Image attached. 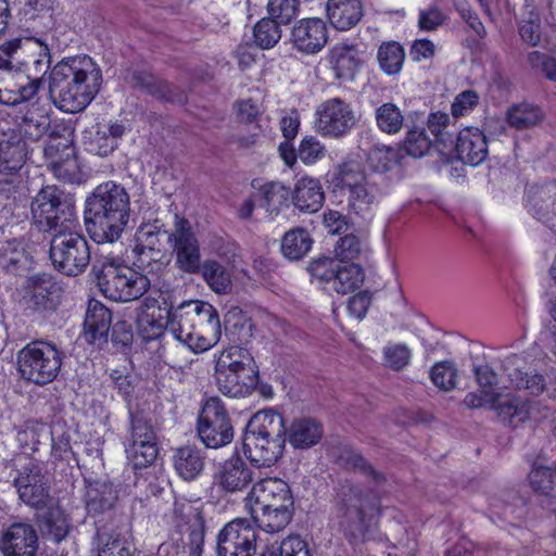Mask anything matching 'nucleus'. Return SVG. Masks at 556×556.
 I'll return each mask as SVG.
<instances>
[{
    "mask_svg": "<svg viewBox=\"0 0 556 556\" xmlns=\"http://www.w3.org/2000/svg\"><path fill=\"white\" fill-rule=\"evenodd\" d=\"M47 130L46 121H37L29 117H24L23 121L15 128H9V132L18 134L21 139L28 148L29 142L39 140Z\"/></svg>",
    "mask_w": 556,
    "mask_h": 556,
    "instance_id": "62",
    "label": "nucleus"
},
{
    "mask_svg": "<svg viewBox=\"0 0 556 556\" xmlns=\"http://www.w3.org/2000/svg\"><path fill=\"white\" fill-rule=\"evenodd\" d=\"M371 176L365 173L361 163L346 161L334 166L329 182L334 191H346L349 194Z\"/></svg>",
    "mask_w": 556,
    "mask_h": 556,
    "instance_id": "38",
    "label": "nucleus"
},
{
    "mask_svg": "<svg viewBox=\"0 0 556 556\" xmlns=\"http://www.w3.org/2000/svg\"><path fill=\"white\" fill-rule=\"evenodd\" d=\"M173 238V230L168 231L164 225L155 219L143 223L136 232V265L147 268L153 263L157 269L167 264V251Z\"/></svg>",
    "mask_w": 556,
    "mask_h": 556,
    "instance_id": "12",
    "label": "nucleus"
},
{
    "mask_svg": "<svg viewBox=\"0 0 556 556\" xmlns=\"http://www.w3.org/2000/svg\"><path fill=\"white\" fill-rule=\"evenodd\" d=\"M200 271L204 281L216 293L227 294L231 290L229 270L215 260H206L201 264Z\"/></svg>",
    "mask_w": 556,
    "mask_h": 556,
    "instance_id": "44",
    "label": "nucleus"
},
{
    "mask_svg": "<svg viewBox=\"0 0 556 556\" xmlns=\"http://www.w3.org/2000/svg\"><path fill=\"white\" fill-rule=\"evenodd\" d=\"M286 438H269L244 433L243 448L251 463L257 467H269L282 455Z\"/></svg>",
    "mask_w": 556,
    "mask_h": 556,
    "instance_id": "21",
    "label": "nucleus"
},
{
    "mask_svg": "<svg viewBox=\"0 0 556 556\" xmlns=\"http://www.w3.org/2000/svg\"><path fill=\"white\" fill-rule=\"evenodd\" d=\"M525 364L521 356L513 354L503 361V370L516 389L540 395L545 390V379L542 375L523 371Z\"/></svg>",
    "mask_w": 556,
    "mask_h": 556,
    "instance_id": "27",
    "label": "nucleus"
},
{
    "mask_svg": "<svg viewBox=\"0 0 556 556\" xmlns=\"http://www.w3.org/2000/svg\"><path fill=\"white\" fill-rule=\"evenodd\" d=\"M153 444L156 445V437L151 425L139 416L131 417V428L125 446Z\"/></svg>",
    "mask_w": 556,
    "mask_h": 556,
    "instance_id": "59",
    "label": "nucleus"
},
{
    "mask_svg": "<svg viewBox=\"0 0 556 556\" xmlns=\"http://www.w3.org/2000/svg\"><path fill=\"white\" fill-rule=\"evenodd\" d=\"M61 288L52 281H43L34 288L33 299L39 308L52 311L61 302Z\"/></svg>",
    "mask_w": 556,
    "mask_h": 556,
    "instance_id": "54",
    "label": "nucleus"
},
{
    "mask_svg": "<svg viewBox=\"0 0 556 556\" xmlns=\"http://www.w3.org/2000/svg\"><path fill=\"white\" fill-rule=\"evenodd\" d=\"M283 418L274 409H263L254 414L247 425L244 433H256L269 438H286Z\"/></svg>",
    "mask_w": 556,
    "mask_h": 556,
    "instance_id": "41",
    "label": "nucleus"
},
{
    "mask_svg": "<svg viewBox=\"0 0 556 556\" xmlns=\"http://www.w3.org/2000/svg\"><path fill=\"white\" fill-rule=\"evenodd\" d=\"M533 491L546 496L556 494V472L548 467L534 468L529 475Z\"/></svg>",
    "mask_w": 556,
    "mask_h": 556,
    "instance_id": "57",
    "label": "nucleus"
},
{
    "mask_svg": "<svg viewBox=\"0 0 556 556\" xmlns=\"http://www.w3.org/2000/svg\"><path fill=\"white\" fill-rule=\"evenodd\" d=\"M79 228L58 230L50 244V260L55 269L66 276L81 274L90 263V250Z\"/></svg>",
    "mask_w": 556,
    "mask_h": 556,
    "instance_id": "9",
    "label": "nucleus"
},
{
    "mask_svg": "<svg viewBox=\"0 0 556 556\" xmlns=\"http://www.w3.org/2000/svg\"><path fill=\"white\" fill-rule=\"evenodd\" d=\"M129 195L114 181L99 185L86 199L85 223L91 238L101 242L117 240L128 222Z\"/></svg>",
    "mask_w": 556,
    "mask_h": 556,
    "instance_id": "2",
    "label": "nucleus"
},
{
    "mask_svg": "<svg viewBox=\"0 0 556 556\" xmlns=\"http://www.w3.org/2000/svg\"><path fill=\"white\" fill-rule=\"evenodd\" d=\"M291 40L298 50L316 53L328 41L326 23L317 17L303 18L292 28Z\"/></svg>",
    "mask_w": 556,
    "mask_h": 556,
    "instance_id": "23",
    "label": "nucleus"
},
{
    "mask_svg": "<svg viewBox=\"0 0 556 556\" xmlns=\"http://www.w3.org/2000/svg\"><path fill=\"white\" fill-rule=\"evenodd\" d=\"M167 317V330L194 353L210 350L220 339L218 314L206 302H185L170 309Z\"/></svg>",
    "mask_w": 556,
    "mask_h": 556,
    "instance_id": "3",
    "label": "nucleus"
},
{
    "mask_svg": "<svg viewBox=\"0 0 556 556\" xmlns=\"http://www.w3.org/2000/svg\"><path fill=\"white\" fill-rule=\"evenodd\" d=\"M288 195L289 190L282 184L271 181L263 185L255 198L267 212H273L278 210Z\"/></svg>",
    "mask_w": 556,
    "mask_h": 556,
    "instance_id": "51",
    "label": "nucleus"
},
{
    "mask_svg": "<svg viewBox=\"0 0 556 556\" xmlns=\"http://www.w3.org/2000/svg\"><path fill=\"white\" fill-rule=\"evenodd\" d=\"M173 465L180 478L191 481L204 470L205 455L200 447L187 444L174 451Z\"/></svg>",
    "mask_w": 556,
    "mask_h": 556,
    "instance_id": "34",
    "label": "nucleus"
},
{
    "mask_svg": "<svg viewBox=\"0 0 556 556\" xmlns=\"http://www.w3.org/2000/svg\"><path fill=\"white\" fill-rule=\"evenodd\" d=\"M254 43L261 49H271L281 39V29L275 20L264 17L253 28Z\"/></svg>",
    "mask_w": 556,
    "mask_h": 556,
    "instance_id": "49",
    "label": "nucleus"
},
{
    "mask_svg": "<svg viewBox=\"0 0 556 556\" xmlns=\"http://www.w3.org/2000/svg\"><path fill=\"white\" fill-rule=\"evenodd\" d=\"M31 215L45 231L80 228L72 197L56 186H46L31 202Z\"/></svg>",
    "mask_w": 556,
    "mask_h": 556,
    "instance_id": "6",
    "label": "nucleus"
},
{
    "mask_svg": "<svg viewBox=\"0 0 556 556\" xmlns=\"http://www.w3.org/2000/svg\"><path fill=\"white\" fill-rule=\"evenodd\" d=\"M169 312L162 313H138L137 314V329L139 334L146 341H151L160 338L164 330L167 329Z\"/></svg>",
    "mask_w": 556,
    "mask_h": 556,
    "instance_id": "47",
    "label": "nucleus"
},
{
    "mask_svg": "<svg viewBox=\"0 0 556 556\" xmlns=\"http://www.w3.org/2000/svg\"><path fill=\"white\" fill-rule=\"evenodd\" d=\"M529 212L539 220L548 223L556 215V184L533 186L527 192Z\"/></svg>",
    "mask_w": 556,
    "mask_h": 556,
    "instance_id": "32",
    "label": "nucleus"
},
{
    "mask_svg": "<svg viewBox=\"0 0 556 556\" xmlns=\"http://www.w3.org/2000/svg\"><path fill=\"white\" fill-rule=\"evenodd\" d=\"M215 378L219 391L230 397L245 396L258 383V375H248L247 379H242L241 372L217 367H215Z\"/></svg>",
    "mask_w": 556,
    "mask_h": 556,
    "instance_id": "39",
    "label": "nucleus"
},
{
    "mask_svg": "<svg viewBox=\"0 0 556 556\" xmlns=\"http://www.w3.org/2000/svg\"><path fill=\"white\" fill-rule=\"evenodd\" d=\"M313 240L307 230L303 228L291 229L282 238L281 252L291 260L296 261L308 253Z\"/></svg>",
    "mask_w": 556,
    "mask_h": 556,
    "instance_id": "45",
    "label": "nucleus"
},
{
    "mask_svg": "<svg viewBox=\"0 0 556 556\" xmlns=\"http://www.w3.org/2000/svg\"><path fill=\"white\" fill-rule=\"evenodd\" d=\"M325 194L320 181L311 176H303L296 180L292 191V203L304 213H315L324 204Z\"/></svg>",
    "mask_w": 556,
    "mask_h": 556,
    "instance_id": "31",
    "label": "nucleus"
},
{
    "mask_svg": "<svg viewBox=\"0 0 556 556\" xmlns=\"http://www.w3.org/2000/svg\"><path fill=\"white\" fill-rule=\"evenodd\" d=\"M457 369L454 363L444 361L435 363L430 370V379L433 384L444 391H451L456 387Z\"/></svg>",
    "mask_w": 556,
    "mask_h": 556,
    "instance_id": "56",
    "label": "nucleus"
},
{
    "mask_svg": "<svg viewBox=\"0 0 556 556\" xmlns=\"http://www.w3.org/2000/svg\"><path fill=\"white\" fill-rule=\"evenodd\" d=\"M215 367L241 372V378L247 379L248 375H258V367L251 353L241 346H229L220 352L216 359Z\"/></svg>",
    "mask_w": 556,
    "mask_h": 556,
    "instance_id": "40",
    "label": "nucleus"
},
{
    "mask_svg": "<svg viewBox=\"0 0 556 556\" xmlns=\"http://www.w3.org/2000/svg\"><path fill=\"white\" fill-rule=\"evenodd\" d=\"M134 87L163 101L182 104L186 101L185 92L167 81L146 72H136L131 77Z\"/></svg>",
    "mask_w": 556,
    "mask_h": 556,
    "instance_id": "30",
    "label": "nucleus"
},
{
    "mask_svg": "<svg viewBox=\"0 0 556 556\" xmlns=\"http://www.w3.org/2000/svg\"><path fill=\"white\" fill-rule=\"evenodd\" d=\"M197 430L207 448H219L232 441L233 427L225 405L218 397L206 400L198 418Z\"/></svg>",
    "mask_w": 556,
    "mask_h": 556,
    "instance_id": "13",
    "label": "nucleus"
},
{
    "mask_svg": "<svg viewBox=\"0 0 556 556\" xmlns=\"http://www.w3.org/2000/svg\"><path fill=\"white\" fill-rule=\"evenodd\" d=\"M20 48L18 41H9L0 46V102L16 105L31 100L42 87V78H30L13 65L14 54Z\"/></svg>",
    "mask_w": 556,
    "mask_h": 556,
    "instance_id": "7",
    "label": "nucleus"
},
{
    "mask_svg": "<svg viewBox=\"0 0 556 556\" xmlns=\"http://www.w3.org/2000/svg\"><path fill=\"white\" fill-rule=\"evenodd\" d=\"M432 146V141L427 136L425 129L414 128L407 131L404 149L408 155L414 157H422Z\"/></svg>",
    "mask_w": 556,
    "mask_h": 556,
    "instance_id": "61",
    "label": "nucleus"
},
{
    "mask_svg": "<svg viewBox=\"0 0 556 556\" xmlns=\"http://www.w3.org/2000/svg\"><path fill=\"white\" fill-rule=\"evenodd\" d=\"M118 501L117 488L109 481H92L86 485L84 502L89 516L98 517L111 511Z\"/></svg>",
    "mask_w": 556,
    "mask_h": 556,
    "instance_id": "25",
    "label": "nucleus"
},
{
    "mask_svg": "<svg viewBox=\"0 0 556 556\" xmlns=\"http://www.w3.org/2000/svg\"><path fill=\"white\" fill-rule=\"evenodd\" d=\"M327 15L330 24L338 30H349L363 16L361 0H328Z\"/></svg>",
    "mask_w": 556,
    "mask_h": 556,
    "instance_id": "36",
    "label": "nucleus"
},
{
    "mask_svg": "<svg viewBox=\"0 0 556 556\" xmlns=\"http://www.w3.org/2000/svg\"><path fill=\"white\" fill-rule=\"evenodd\" d=\"M367 60L365 48L356 42L340 41L334 43L327 54V61L334 78L344 81L354 80Z\"/></svg>",
    "mask_w": 556,
    "mask_h": 556,
    "instance_id": "18",
    "label": "nucleus"
},
{
    "mask_svg": "<svg viewBox=\"0 0 556 556\" xmlns=\"http://www.w3.org/2000/svg\"><path fill=\"white\" fill-rule=\"evenodd\" d=\"M130 545L114 533H98L97 556H130Z\"/></svg>",
    "mask_w": 556,
    "mask_h": 556,
    "instance_id": "53",
    "label": "nucleus"
},
{
    "mask_svg": "<svg viewBox=\"0 0 556 556\" xmlns=\"http://www.w3.org/2000/svg\"><path fill=\"white\" fill-rule=\"evenodd\" d=\"M300 8L299 0H268V17L279 25H288L299 15Z\"/></svg>",
    "mask_w": 556,
    "mask_h": 556,
    "instance_id": "52",
    "label": "nucleus"
},
{
    "mask_svg": "<svg viewBox=\"0 0 556 556\" xmlns=\"http://www.w3.org/2000/svg\"><path fill=\"white\" fill-rule=\"evenodd\" d=\"M378 511V500L358 486L343 489L336 509L339 526L350 535L363 534L366 519Z\"/></svg>",
    "mask_w": 556,
    "mask_h": 556,
    "instance_id": "10",
    "label": "nucleus"
},
{
    "mask_svg": "<svg viewBox=\"0 0 556 556\" xmlns=\"http://www.w3.org/2000/svg\"><path fill=\"white\" fill-rule=\"evenodd\" d=\"M245 507L258 528L275 533L290 523L294 500L286 481L266 478L252 486L245 498Z\"/></svg>",
    "mask_w": 556,
    "mask_h": 556,
    "instance_id": "4",
    "label": "nucleus"
},
{
    "mask_svg": "<svg viewBox=\"0 0 556 556\" xmlns=\"http://www.w3.org/2000/svg\"><path fill=\"white\" fill-rule=\"evenodd\" d=\"M454 149L458 160L472 166L480 165L489 154L486 137L477 127H466L458 132Z\"/></svg>",
    "mask_w": 556,
    "mask_h": 556,
    "instance_id": "24",
    "label": "nucleus"
},
{
    "mask_svg": "<svg viewBox=\"0 0 556 556\" xmlns=\"http://www.w3.org/2000/svg\"><path fill=\"white\" fill-rule=\"evenodd\" d=\"M45 155L49 161L48 167L53 176L63 182H79L80 167L75 156L74 148L63 143H49L45 148Z\"/></svg>",
    "mask_w": 556,
    "mask_h": 556,
    "instance_id": "22",
    "label": "nucleus"
},
{
    "mask_svg": "<svg viewBox=\"0 0 556 556\" xmlns=\"http://www.w3.org/2000/svg\"><path fill=\"white\" fill-rule=\"evenodd\" d=\"M102 85V72L88 55H76L59 62L50 73L49 94L66 113L84 111Z\"/></svg>",
    "mask_w": 556,
    "mask_h": 556,
    "instance_id": "1",
    "label": "nucleus"
},
{
    "mask_svg": "<svg viewBox=\"0 0 556 556\" xmlns=\"http://www.w3.org/2000/svg\"><path fill=\"white\" fill-rule=\"evenodd\" d=\"M544 119L543 111L529 103H520L511 106L506 112V121L509 126L525 130L535 127Z\"/></svg>",
    "mask_w": 556,
    "mask_h": 556,
    "instance_id": "43",
    "label": "nucleus"
},
{
    "mask_svg": "<svg viewBox=\"0 0 556 556\" xmlns=\"http://www.w3.org/2000/svg\"><path fill=\"white\" fill-rule=\"evenodd\" d=\"M375 118L378 128L389 135L400 132L404 124V116L401 110L391 102L378 106L375 112Z\"/></svg>",
    "mask_w": 556,
    "mask_h": 556,
    "instance_id": "48",
    "label": "nucleus"
},
{
    "mask_svg": "<svg viewBox=\"0 0 556 556\" xmlns=\"http://www.w3.org/2000/svg\"><path fill=\"white\" fill-rule=\"evenodd\" d=\"M404 59V49L396 41L382 42L377 52L379 66L387 75L399 74L403 67Z\"/></svg>",
    "mask_w": 556,
    "mask_h": 556,
    "instance_id": "46",
    "label": "nucleus"
},
{
    "mask_svg": "<svg viewBox=\"0 0 556 556\" xmlns=\"http://www.w3.org/2000/svg\"><path fill=\"white\" fill-rule=\"evenodd\" d=\"M326 149L315 137H305L302 139L298 155L304 164H314L325 156Z\"/></svg>",
    "mask_w": 556,
    "mask_h": 556,
    "instance_id": "64",
    "label": "nucleus"
},
{
    "mask_svg": "<svg viewBox=\"0 0 556 556\" xmlns=\"http://www.w3.org/2000/svg\"><path fill=\"white\" fill-rule=\"evenodd\" d=\"M257 532L245 519L228 522L217 535V556H254Z\"/></svg>",
    "mask_w": 556,
    "mask_h": 556,
    "instance_id": "15",
    "label": "nucleus"
},
{
    "mask_svg": "<svg viewBox=\"0 0 556 556\" xmlns=\"http://www.w3.org/2000/svg\"><path fill=\"white\" fill-rule=\"evenodd\" d=\"M28 150L18 134L0 132V175H15L24 165Z\"/></svg>",
    "mask_w": 556,
    "mask_h": 556,
    "instance_id": "26",
    "label": "nucleus"
},
{
    "mask_svg": "<svg viewBox=\"0 0 556 556\" xmlns=\"http://www.w3.org/2000/svg\"><path fill=\"white\" fill-rule=\"evenodd\" d=\"M253 479L254 469L239 455H232L222 463L214 476L215 484L226 493L245 490Z\"/></svg>",
    "mask_w": 556,
    "mask_h": 556,
    "instance_id": "19",
    "label": "nucleus"
},
{
    "mask_svg": "<svg viewBox=\"0 0 556 556\" xmlns=\"http://www.w3.org/2000/svg\"><path fill=\"white\" fill-rule=\"evenodd\" d=\"M42 517L41 531L49 540L59 543L68 534L70 522L64 510L53 503Z\"/></svg>",
    "mask_w": 556,
    "mask_h": 556,
    "instance_id": "42",
    "label": "nucleus"
},
{
    "mask_svg": "<svg viewBox=\"0 0 556 556\" xmlns=\"http://www.w3.org/2000/svg\"><path fill=\"white\" fill-rule=\"evenodd\" d=\"M493 412L502 424L517 428L529 419L530 403L510 392H498Z\"/></svg>",
    "mask_w": 556,
    "mask_h": 556,
    "instance_id": "29",
    "label": "nucleus"
},
{
    "mask_svg": "<svg viewBox=\"0 0 556 556\" xmlns=\"http://www.w3.org/2000/svg\"><path fill=\"white\" fill-rule=\"evenodd\" d=\"M448 21L447 13L437 4L420 9L417 26L424 31H435Z\"/></svg>",
    "mask_w": 556,
    "mask_h": 556,
    "instance_id": "60",
    "label": "nucleus"
},
{
    "mask_svg": "<svg viewBox=\"0 0 556 556\" xmlns=\"http://www.w3.org/2000/svg\"><path fill=\"white\" fill-rule=\"evenodd\" d=\"M399 161V151L392 147H375L369 151L368 162L377 173H384L393 168Z\"/></svg>",
    "mask_w": 556,
    "mask_h": 556,
    "instance_id": "58",
    "label": "nucleus"
},
{
    "mask_svg": "<svg viewBox=\"0 0 556 556\" xmlns=\"http://www.w3.org/2000/svg\"><path fill=\"white\" fill-rule=\"evenodd\" d=\"M63 357V352L50 342H30L18 353V369L28 381L43 386L56 379Z\"/></svg>",
    "mask_w": 556,
    "mask_h": 556,
    "instance_id": "8",
    "label": "nucleus"
},
{
    "mask_svg": "<svg viewBox=\"0 0 556 556\" xmlns=\"http://www.w3.org/2000/svg\"><path fill=\"white\" fill-rule=\"evenodd\" d=\"M124 132L125 126L121 123H98L90 137L88 149L99 156H108L118 147Z\"/></svg>",
    "mask_w": 556,
    "mask_h": 556,
    "instance_id": "35",
    "label": "nucleus"
},
{
    "mask_svg": "<svg viewBox=\"0 0 556 556\" xmlns=\"http://www.w3.org/2000/svg\"><path fill=\"white\" fill-rule=\"evenodd\" d=\"M125 451L128 460L136 469L152 465L157 456V445L153 444L125 446Z\"/></svg>",
    "mask_w": 556,
    "mask_h": 556,
    "instance_id": "63",
    "label": "nucleus"
},
{
    "mask_svg": "<svg viewBox=\"0 0 556 556\" xmlns=\"http://www.w3.org/2000/svg\"><path fill=\"white\" fill-rule=\"evenodd\" d=\"M100 292L115 302H129L141 298L150 288V279L132 268L104 257L92 264Z\"/></svg>",
    "mask_w": 556,
    "mask_h": 556,
    "instance_id": "5",
    "label": "nucleus"
},
{
    "mask_svg": "<svg viewBox=\"0 0 556 556\" xmlns=\"http://www.w3.org/2000/svg\"><path fill=\"white\" fill-rule=\"evenodd\" d=\"M112 321V315L108 307L97 300L88 302L85 316V338L89 343L105 340Z\"/></svg>",
    "mask_w": 556,
    "mask_h": 556,
    "instance_id": "37",
    "label": "nucleus"
},
{
    "mask_svg": "<svg viewBox=\"0 0 556 556\" xmlns=\"http://www.w3.org/2000/svg\"><path fill=\"white\" fill-rule=\"evenodd\" d=\"M308 270L314 279L325 285L326 290L338 294L354 292L365 279L364 270L359 265L332 257L313 261Z\"/></svg>",
    "mask_w": 556,
    "mask_h": 556,
    "instance_id": "11",
    "label": "nucleus"
},
{
    "mask_svg": "<svg viewBox=\"0 0 556 556\" xmlns=\"http://www.w3.org/2000/svg\"><path fill=\"white\" fill-rule=\"evenodd\" d=\"M38 536L34 527L25 522L11 525L0 539L3 556H36Z\"/></svg>",
    "mask_w": 556,
    "mask_h": 556,
    "instance_id": "20",
    "label": "nucleus"
},
{
    "mask_svg": "<svg viewBox=\"0 0 556 556\" xmlns=\"http://www.w3.org/2000/svg\"><path fill=\"white\" fill-rule=\"evenodd\" d=\"M382 353L384 365L392 370H402L410 363L412 351L405 343H389Z\"/></svg>",
    "mask_w": 556,
    "mask_h": 556,
    "instance_id": "55",
    "label": "nucleus"
},
{
    "mask_svg": "<svg viewBox=\"0 0 556 556\" xmlns=\"http://www.w3.org/2000/svg\"><path fill=\"white\" fill-rule=\"evenodd\" d=\"M381 176L374 175L348 194V206L351 212L367 217L378 205L383 190L380 187Z\"/></svg>",
    "mask_w": 556,
    "mask_h": 556,
    "instance_id": "28",
    "label": "nucleus"
},
{
    "mask_svg": "<svg viewBox=\"0 0 556 556\" xmlns=\"http://www.w3.org/2000/svg\"><path fill=\"white\" fill-rule=\"evenodd\" d=\"M323 434V425L309 417L294 419L286 430V438L290 445L300 450H306L318 444Z\"/></svg>",
    "mask_w": 556,
    "mask_h": 556,
    "instance_id": "33",
    "label": "nucleus"
},
{
    "mask_svg": "<svg viewBox=\"0 0 556 556\" xmlns=\"http://www.w3.org/2000/svg\"><path fill=\"white\" fill-rule=\"evenodd\" d=\"M338 462L341 466L357 470L368 477H371L372 480L380 482L382 481L383 475L372 468V466L367 463V460L356 451L344 447L339 455Z\"/></svg>",
    "mask_w": 556,
    "mask_h": 556,
    "instance_id": "50",
    "label": "nucleus"
},
{
    "mask_svg": "<svg viewBox=\"0 0 556 556\" xmlns=\"http://www.w3.org/2000/svg\"><path fill=\"white\" fill-rule=\"evenodd\" d=\"M169 248L176 255V266L187 274H195L201 267L200 243L192 230L191 224L186 218L175 216L173 238Z\"/></svg>",
    "mask_w": 556,
    "mask_h": 556,
    "instance_id": "16",
    "label": "nucleus"
},
{
    "mask_svg": "<svg viewBox=\"0 0 556 556\" xmlns=\"http://www.w3.org/2000/svg\"><path fill=\"white\" fill-rule=\"evenodd\" d=\"M357 124L352 104L341 98L321 102L315 111L314 126L324 137L340 138L349 134Z\"/></svg>",
    "mask_w": 556,
    "mask_h": 556,
    "instance_id": "14",
    "label": "nucleus"
},
{
    "mask_svg": "<svg viewBox=\"0 0 556 556\" xmlns=\"http://www.w3.org/2000/svg\"><path fill=\"white\" fill-rule=\"evenodd\" d=\"M14 486L21 501L33 508L42 509L53 503L48 480L38 464H27L14 479Z\"/></svg>",
    "mask_w": 556,
    "mask_h": 556,
    "instance_id": "17",
    "label": "nucleus"
}]
</instances>
